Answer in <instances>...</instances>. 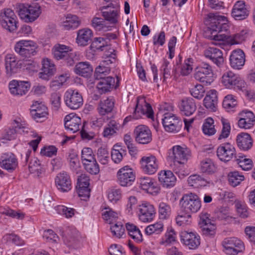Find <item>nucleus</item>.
I'll use <instances>...</instances> for the list:
<instances>
[{
  "mask_svg": "<svg viewBox=\"0 0 255 255\" xmlns=\"http://www.w3.org/2000/svg\"><path fill=\"white\" fill-rule=\"evenodd\" d=\"M104 49V53L103 56L104 58L103 63L107 65L113 63L116 61L117 57L116 50L108 44L106 45Z\"/></svg>",
  "mask_w": 255,
  "mask_h": 255,
  "instance_id": "44",
  "label": "nucleus"
},
{
  "mask_svg": "<svg viewBox=\"0 0 255 255\" xmlns=\"http://www.w3.org/2000/svg\"><path fill=\"white\" fill-rule=\"evenodd\" d=\"M5 66L7 74L11 75L16 72L18 63L15 57L12 54H7L5 58Z\"/></svg>",
  "mask_w": 255,
  "mask_h": 255,
  "instance_id": "42",
  "label": "nucleus"
},
{
  "mask_svg": "<svg viewBox=\"0 0 255 255\" xmlns=\"http://www.w3.org/2000/svg\"><path fill=\"white\" fill-rule=\"evenodd\" d=\"M55 65L48 58L43 59L41 72L39 74V77L41 79L48 81L54 75L55 72Z\"/></svg>",
  "mask_w": 255,
  "mask_h": 255,
  "instance_id": "26",
  "label": "nucleus"
},
{
  "mask_svg": "<svg viewBox=\"0 0 255 255\" xmlns=\"http://www.w3.org/2000/svg\"><path fill=\"white\" fill-rule=\"evenodd\" d=\"M220 83L227 89H232L241 81L240 77L231 70L225 71L222 74Z\"/></svg>",
  "mask_w": 255,
  "mask_h": 255,
  "instance_id": "15",
  "label": "nucleus"
},
{
  "mask_svg": "<svg viewBox=\"0 0 255 255\" xmlns=\"http://www.w3.org/2000/svg\"><path fill=\"white\" fill-rule=\"evenodd\" d=\"M206 57L211 60L218 67L224 63V58L222 51L217 48L209 47L204 51Z\"/></svg>",
  "mask_w": 255,
  "mask_h": 255,
  "instance_id": "27",
  "label": "nucleus"
},
{
  "mask_svg": "<svg viewBox=\"0 0 255 255\" xmlns=\"http://www.w3.org/2000/svg\"><path fill=\"white\" fill-rule=\"evenodd\" d=\"M245 63V54L240 49L233 50L230 56L231 66L235 69H240Z\"/></svg>",
  "mask_w": 255,
  "mask_h": 255,
  "instance_id": "23",
  "label": "nucleus"
},
{
  "mask_svg": "<svg viewBox=\"0 0 255 255\" xmlns=\"http://www.w3.org/2000/svg\"><path fill=\"white\" fill-rule=\"evenodd\" d=\"M179 109L181 114L190 116L193 114L197 109L195 100L191 97L183 98L179 104Z\"/></svg>",
  "mask_w": 255,
  "mask_h": 255,
  "instance_id": "24",
  "label": "nucleus"
},
{
  "mask_svg": "<svg viewBox=\"0 0 255 255\" xmlns=\"http://www.w3.org/2000/svg\"><path fill=\"white\" fill-rule=\"evenodd\" d=\"M64 102L69 109L77 110L83 105V99L81 94L78 91L69 89L64 93Z\"/></svg>",
  "mask_w": 255,
  "mask_h": 255,
  "instance_id": "6",
  "label": "nucleus"
},
{
  "mask_svg": "<svg viewBox=\"0 0 255 255\" xmlns=\"http://www.w3.org/2000/svg\"><path fill=\"white\" fill-rule=\"evenodd\" d=\"M93 33L88 28L82 29L78 30L76 42L78 45L82 46H86L91 41Z\"/></svg>",
  "mask_w": 255,
  "mask_h": 255,
  "instance_id": "37",
  "label": "nucleus"
},
{
  "mask_svg": "<svg viewBox=\"0 0 255 255\" xmlns=\"http://www.w3.org/2000/svg\"><path fill=\"white\" fill-rule=\"evenodd\" d=\"M213 77L212 67L208 63H201L195 68V79L206 86L213 82Z\"/></svg>",
  "mask_w": 255,
  "mask_h": 255,
  "instance_id": "4",
  "label": "nucleus"
},
{
  "mask_svg": "<svg viewBox=\"0 0 255 255\" xmlns=\"http://www.w3.org/2000/svg\"><path fill=\"white\" fill-rule=\"evenodd\" d=\"M71 48L68 46L56 44L52 49V54L55 59L57 60H62L68 54Z\"/></svg>",
  "mask_w": 255,
  "mask_h": 255,
  "instance_id": "41",
  "label": "nucleus"
},
{
  "mask_svg": "<svg viewBox=\"0 0 255 255\" xmlns=\"http://www.w3.org/2000/svg\"><path fill=\"white\" fill-rule=\"evenodd\" d=\"M17 9L20 18L26 22H32L35 21L41 12L40 6L37 3L32 4L20 3Z\"/></svg>",
  "mask_w": 255,
  "mask_h": 255,
  "instance_id": "3",
  "label": "nucleus"
},
{
  "mask_svg": "<svg viewBox=\"0 0 255 255\" xmlns=\"http://www.w3.org/2000/svg\"><path fill=\"white\" fill-rule=\"evenodd\" d=\"M217 92L215 90H211L204 99V105L209 110L214 112L217 109Z\"/></svg>",
  "mask_w": 255,
  "mask_h": 255,
  "instance_id": "33",
  "label": "nucleus"
},
{
  "mask_svg": "<svg viewBox=\"0 0 255 255\" xmlns=\"http://www.w3.org/2000/svg\"><path fill=\"white\" fill-rule=\"evenodd\" d=\"M250 11L244 1L239 0L234 4L232 10V16L238 20L245 19L249 15Z\"/></svg>",
  "mask_w": 255,
  "mask_h": 255,
  "instance_id": "19",
  "label": "nucleus"
},
{
  "mask_svg": "<svg viewBox=\"0 0 255 255\" xmlns=\"http://www.w3.org/2000/svg\"><path fill=\"white\" fill-rule=\"evenodd\" d=\"M236 141L239 148L242 150H248L253 146V140L250 135L247 133L242 132L239 134Z\"/></svg>",
  "mask_w": 255,
  "mask_h": 255,
  "instance_id": "32",
  "label": "nucleus"
},
{
  "mask_svg": "<svg viewBox=\"0 0 255 255\" xmlns=\"http://www.w3.org/2000/svg\"><path fill=\"white\" fill-rule=\"evenodd\" d=\"M120 127L119 124L115 121H110L104 128L103 133V136L108 137L113 135L116 132L117 130H119Z\"/></svg>",
  "mask_w": 255,
  "mask_h": 255,
  "instance_id": "46",
  "label": "nucleus"
},
{
  "mask_svg": "<svg viewBox=\"0 0 255 255\" xmlns=\"http://www.w3.org/2000/svg\"><path fill=\"white\" fill-rule=\"evenodd\" d=\"M135 139L140 144H147L152 140V133L150 129L144 125H139L134 130Z\"/></svg>",
  "mask_w": 255,
  "mask_h": 255,
  "instance_id": "14",
  "label": "nucleus"
},
{
  "mask_svg": "<svg viewBox=\"0 0 255 255\" xmlns=\"http://www.w3.org/2000/svg\"><path fill=\"white\" fill-rule=\"evenodd\" d=\"M106 45V42H104V39L102 37H100L94 39L90 48L92 51L94 52L97 50L103 51Z\"/></svg>",
  "mask_w": 255,
  "mask_h": 255,
  "instance_id": "53",
  "label": "nucleus"
},
{
  "mask_svg": "<svg viewBox=\"0 0 255 255\" xmlns=\"http://www.w3.org/2000/svg\"><path fill=\"white\" fill-rule=\"evenodd\" d=\"M141 115H145L148 118H153V111L151 105L147 103L144 98H138L134 112L135 119H138Z\"/></svg>",
  "mask_w": 255,
  "mask_h": 255,
  "instance_id": "12",
  "label": "nucleus"
},
{
  "mask_svg": "<svg viewBox=\"0 0 255 255\" xmlns=\"http://www.w3.org/2000/svg\"><path fill=\"white\" fill-rule=\"evenodd\" d=\"M170 62L166 59H164L163 63L160 67V71L163 74V81L172 75L171 71Z\"/></svg>",
  "mask_w": 255,
  "mask_h": 255,
  "instance_id": "61",
  "label": "nucleus"
},
{
  "mask_svg": "<svg viewBox=\"0 0 255 255\" xmlns=\"http://www.w3.org/2000/svg\"><path fill=\"white\" fill-rule=\"evenodd\" d=\"M140 164L143 171L148 174H154L158 169L157 160L153 155L142 157Z\"/></svg>",
  "mask_w": 255,
  "mask_h": 255,
  "instance_id": "22",
  "label": "nucleus"
},
{
  "mask_svg": "<svg viewBox=\"0 0 255 255\" xmlns=\"http://www.w3.org/2000/svg\"><path fill=\"white\" fill-rule=\"evenodd\" d=\"M188 183L191 186L198 187L204 186L207 184V181L204 178L199 175L193 174L190 176L188 178Z\"/></svg>",
  "mask_w": 255,
  "mask_h": 255,
  "instance_id": "47",
  "label": "nucleus"
},
{
  "mask_svg": "<svg viewBox=\"0 0 255 255\" xmlns=\"http://www.w3.org/2000/svg\"><path fill=\"white\" fill-rule=\"evenodd\" d=\"M224 252L227 255H236L244 248L243 243L237 238H227L222 242Z\"/></svg>",
  "mask_w": 255,
  "mask_h": 255,
  "instance_id": "10",
  "label": "nucleus"
},
{
  "mask_svg": "<svg viewBox=\"0 0 255 255\" xmlns=\"http://www.w3.org/2000/svg\"><path fill=\"white\" fill-rule=\"evenodd\" d=\"M163 228V224L160 222H157L155 224L148 226L145 229V232L148 235H150L154 233L159 234L162 231Z\"/></svg>",
  "mask_w": 255,
  "mask_h": 255,
  "instance_id": "57",
  "label": "nucleus"
},
{
  "mask_svg": "<svg viewBox=\"0 0 255 255\" xmlns=\"http://www.w3.org/2000/svg\"><path fill=\"white\" fill-rule=\"evenodd\" d=\"M105 21L101 18L95 17L92 21V25L96 30L107 31L110 29V27L105 24Z\"/></svg>",
  "mask_w": 255,
  "mask_h": 255,
  "instance_id": "55",
  "label": "nucleus"
},
{
  "mask_svg": "<svg viewBox=\"0 0 255 255\" xmlns=\"http://www.w3.org/2000/svg\"><path fill=\"white\" fill-rule=\"evenodd\" d=\"M180 204L181 210L188 218L191 217V214L197 212L201 207L200 198L193 193L184 195L180 200Z\"/></svg>",
  "mask_w": 255,
  "mask_h": 255,
  "instance_id": "2",
  "label": "nucleus"
},
{
  "mask_svg": "<svg viewBox=\"0 0 255 255\" xmlns=\"http://www.w3.org/2000/svg\"><path fill=\"white\" fill-rule=\"evenodd\" d=\"M110 7L115 8L114 4L110 3L108 5L101 7L100 9L105 20L112 24H115L118 22V19L119 17V11L117 9L109 10Z\"/></svg>",
  "mask_w": 255,
  "mask_h": 255,
  "instance_id": "30",
  "label": "nucleus"
},
{
  "mask_svg": "<svg viewBox=\"0 0 255 255\" xmlns=\"http://www.w3.org/2000/svg\"><path fill=\"white\" fill-rule=\"evenodd\" d=\"M81 159L83 163L96 159L92 149L89 147H84L81 152Z\"/></svg>",
  "mask_w": 255,
  "mask_h": 255,
  "instance_id": "54",
  "label": "nucleus"
},
{
  "mask_svg": "<svg viewBox=\"0 0 255 255\" xmlns=\"http://www.w3.org/2000/svg\"><path fill=\"white\" fill-rule=\"evenodd\" d=\"M86 171L91 174L96 175L100 171V168L96 160L86 162L83 164Z\"/></svg>",
  "mask_w": 255,
  "mask_h": 255,
  "instance_id": "56",
  "label": "nucleus"
},
{
  "mask_svg": "<svg viewBox=\"0 0 255 255\" xmlns=\"http://www.w3.org/2000/svg\"><path fill=\"white\" fill-rule=\"evenodd\" d=\"M17 18L14 11L10 9H4L0 12V24L10 32L17 28Z\"/></svg>",
  "mask_w": 255,
  "mask_h": 255,
  "instance_id": "5",
  "label": "nucleus"
},
{
  "mask_svg": "<svg viewBox=\"0 0 255 255\" xmlns=\"http://www.w3.org/2000/svg\"><path fill=\"white\" fill-rule=\"evenodd\" d=\"M14 49L24 58L30 57L36 53V46L32 41L20 40L16 43Z\"/></svg>",
  "mask_w": 255,
  "mask_h": 255,
  "instance_id": "9",
  "label": "nucleus"
},
{
  "mask_svg": "<svg viewBox=\"0 0 255 255\" xmlns=\"http://www.w3.org/2000/svg\"><path fill=\"white\" fill-rule=\"evenodd\" d=\"M181 242L190 249H195L200 244V236L193 232L183 231L180 234Z\"/></svg>",
  "mask_w": 255,
  "mask_h": 255,
  "instance_id": "18",
  "label": "nucleus"
},
{
  "mask_svg": "<svg viewBox=\"0 0 255 255\" xmlns=\"http://www.w3.org/2000/svg\"><path fill=\"white\" fill-rule=\"evenodd\" d=\"M190 92L195 98L201 99L204 96L205 90L202 85L197 84L190 90Z\"/></svg>",
  "mask_w": 255,
  "mask_h": 255,
  "instance_id": "60",
  "label": "nucleus"
},
{
  "mask_svg": "<svg viewBox=\"0 0 255 255\" xmlns=\"http://www.w3.org/2000/svg\"><path fill=\"white\" fill-rule=\"evenodd\" d=\"M139 183L141 189L146 190L147 192L157 193L160 191L159 187L149 177H141L139 179Z\"/></svg>",
  "mask_w": 255,
  "mask_h": 255,
  "instance_id": "34",
  "label": "nucleus"
},
{
  "mask_svg": "<svg viewBox=\"0 0 255 255\" xmlns=\"http://www.w3.org/2000/svg\"><path fill=\"white\" fill-rule=\"evenodd\" d=\"M244 176L238 171L230 172L228 174L229 184L233 187H236L244 180Z\"/></svg>",
  "mask_w": 255,
  "mask_h": 255,
  "instance_id": "48",
  "label": "nucleus"
},
{
  "mask_svg": "<svg viewBox=\"0 0 255 255\" xmlns=\"http://www.w3.org/2000/svg\"><path fill=\"white\" fill-rule=\"evenodd\" d=\"M80 24L78 17L75 15L68 14L65 21L63 22L62 26L65 30H70L77 28Z\"/></svg>",
  "mask_w": 255,
  "mask_h": 255,
  "instance_id": "43",
  "label": "nucleus"
},
{
  "mask_svg": "<svg viewBox=\"0 0 255 255\" xmlns=\"http://www.w3.org/2000/svg\"><path fill=\"white\" fill-rule=\"evenodd\" d=\"M236 160L239 166L246 171L249 170L253 167V162L251 159L247 158L245 155H238Z\"/></svg>",
  "mask_w": 255,
  "mask_h": 255,
  "instance_id": "49",
  "label": "nucleus"
},
{
  "mask_svg": "<svg viewBox=\"0 0 255 255\" xmlns=\"http://www.w3.org/2000/svg\"><path fill=\"white\" fill-rule=\"evenodd\" d=\"M237 105V100L232 95L226 96L223 102L224 108L229 111L236 107Z\"/></svg>",
  "mask_w": 255,
  "mask_h": 255,
  "instance_id": "52",
  "label": "nucleus"
},
{
  "mask_svg": "<svg viewBox=\"0 0 255 255\" xmlns=\"http://www.w3.org/2000/svg\"><path fill=\"white\" fill-rule=\"evenodd\" d=\"M158 212L159 218L162 219L168 218L171 214L170 206L164 202H160L158 205Z\"/></svg>",
  "mask_w": 255,
  "mask_h": 255,
  "instance_id": "51",
  "label": "nucleus"
},
{
  "mask_svg": "<svg viewBox=\"0 0 255 255\" xmlns=\"http://www.w3.org/2000/svg\"><path fill=\"white\" fill-rule=\"evenodd\" d=\"M30 114L35 120L39 122L40 119L46 118L47 116V108L42 103L34 102L31 106Z\"/></svg>",
  "mask_w": 255,
  "mask_h": 255,
  "instance_id": "25",
  "label": "nucleus"
},
{
  "mask_svg": "<svg viewBox=\"0 0 255 255\" xmlns=\"http://www.w3.org/2000/svg\"><path fill=\"white\" fill-rule=\"evenodd\" d=\"M50 102L53 108L58 110L61 106V95L59 93L53 92L50 96Z\"/></svg>",
  "mask_w": 255,
  "mask_h": 255,
  "instance_id": "64",
  "label": "nucleus"
},
{
  "mask_svg": "<svg viewBox=\"0 0 255 255\" xmlns=\"http://www.w3.org/2000/svg\"><path fill=\"white\" fill-rule=\"evenodd\" d=\"M30 87V84L26 81L13 80L9 84V91L12 95L22 96L25 95Z\"/></svg>",
  "mask_w": 255,
  "mask_h": 255,
  "instance_id": "21",
  "label": "nucleus"
},
{
  "mask_svg": "<svg viewBox=\"0 0 255 255\" xmlns=\"http://www.w3.org/2000/svg\"><path fill=\"white\" fill-rule=\"evenodd\" d=\"M114 104V100L112 97H108L106 99L101 100L97 108L99 113L104 116L111 113Z\"/></svg>",
  "mask_w": 255,
  "mask_h": 255,
  "instance_id": "35",
  "label": "nucleus"
},
{
  "mask_svg": "<svg viewBox=\"0 0 255 255\" xmlns=\"http://www.w3.org/2000/svg\"><path fill=\"white\" fill-rule=\"evenodd\" d=\"M172 150L171 157L173 158L175 163L184 164L191 156V150L186 147L175 145L172 147Z\"/></svg>",
  "mask_w": 255,
  "mask_h": 255,
  "instance_id": "11",
  "label": "nucleus"
},
{
  "mask_svg": "<svg viewBox=\"0 0 255 255\" xmlns=\"http://www.w3.org/2000/svg\"><path fill=\"white\" fill-rule=\"evenodd\" d=\"M0 164L2 168L10 172L14 170L17 165V160L14 155L12 153L2 156Z\"/></svg>",
  "mask_w": 255,
  "mask_h": 255,
  "instance_id": "36",
  "label": "nucleus"
},
{
  "mask_svg": "<svg viewBox=\"0 0 255 255\" xmlns=\"http://www.w3.org/2000/svg\"><path fill=\"white\" fill-rule=\"evenodd\" d=\"M210 215L207 213H202L200 215L199 224L201 225L204 235L207 236H213L215 234L216 226L211 223Z\"/></svg>",
  "mask_w": 255,
  "mask_h": 255,
  "instance_id": "20",
  "label": "nucleus"
},
{
  "mask_svg": "<svg viewBox=\"0 0 255 255\" xmlns=\"http://www.w3.org/2000/svg\"><path fill=\"white\" fill-rule=\"evenodd\" d=\"M24 127L22 124L17 120H14L12 123L11 127H10L6 130L3 135V138L6 140H11L15 138L17 132H19L21 128Z\"/></svg>",
  "mask_w": 255,
  "mask_h": 255,
  "instance_id": "39",
  "label": "nucleus"
},
{
  "mask_svg": "<svg viewBox=\"0 0 255 255\" xmlns=\"http://www.w3.org/2000/svg\"><path fill=\"white\" fill-rule=\"evenodd\" d=\"M210 19L209 28L213 32L218 33L213 35V40L215 41H224L228 38V35L225 33L229 28L228 19L225 16L217 15L214 13H210L208 15Z\"/></svg>",
  "mask_w": 255,
  "mask_h": 255,
  "instance_id": "1",
  "label": "nucleus"
},
{
  "mask_svg": "<svg viewBox=\"0 0 255 255\" xmlns=\"http://www.w3.org/2000/svg\"><path fill=\"white\" fill-rule=\"evenodd\" d=\"M117 181L123 187H128L132 185L135 179V174L133 170L128 165L120 168L117 173Z\"/></svg>",
  "mask_w": 255,
  "mask_h": 255,
  "instance_id": "7",
  "label": "nucleus"
},
{
  "mask_svg": "<svg viewBox=\"0 0 255 255\" xmlns=\"http://www.w3.org/2000/svg\"><path fill=\"white\" fill-rule=\"evenodd\" d=\"M217 155L220 160L228 162L236 156V149L234 146L229 142L221 144L217 149Z\"/></svg>",
  "mask_w": 255,
  "mask_h": 255,
  "instance_id": "13",
  "label": "nucleus"
},
{
  "mask_svg": "<svg viewBox=\"0 0 255 255\" xmlns=\"http://www.w3.org/2000/svg\"><path fill=\"white\" fill-rule=\"evenodd\" d=\"M203 133L208 136L214 135L216 133L215 128L214 121L211 118H208L206 119L202 126Z\"/></svg>",
  "mask_w": 255,
  "mask_h": 255,
  "instance_id": "45",
  "label": "nucleus"
},
{
  "mask_svg": "<svg viewBox=\"0 0 255 255\" xmlns=\"http://www.w3.org/2000/svg\"><path fill=\"white\" fill-rule=\"evenodd\" d=\"M162 119V124L166 131L170 132L179 131L182 126V122L171 113H165Z\"/></svg>",
  "mask_w": 255,
  "mask_h": 255,
  "instance_id": "8",
  "label": "nucleus"
},
{
  "mask_svg": "<svg viewBox=\"0 0 255 255\" xmlns=\"http://www.w3.org/2000/svg\"><path fill=\"white\" fill-rule=\"evenodd\" d=\"M175 241V233L172 229L168 230L160 244L167 245Z\"/></svg>",
  "mask_w": 255,
  "mask_h": 255,
  "instance_id": "62",
  "label": "nucleus"
},
{
  "mask_svg": "<svg viewBox=\"0 0 255 255\" xmlns=\"http://www.w3.org/2000/svg\"><path fill=\"white\" fill-rule=\"evenodd\" d=\"M110 229L113 235L117 238H122L124 235L125 230L121 223L115 224L111 226Z\"/></svg>",
  "mask_w": 255,
  "mask_h": 255,
  "instance_id": "59",
  "label": "nucleus"
},
{
  "mask_svg": "<svg viewBox=\"0 0 255 255\" xmlns=\"http://www.w3.org/2000/svg\"><path fill=\"white\" fill-rule=\"evenodd\" d=\"M107 196L111 202L115 203L121 198V190L119 188L112 187L107 191Z\"/></svg>",
  "mask_w": 255,
  "mask_h": 255,
  "instance_id": "50",
  "label": "nucleus"
},
{
  "mask_svg": "<svg viewBox=\"0 0 255 255\" xmlns=\"http://www.w3.org/2000/svg\"><path fill=\"white\" fill-rule=\"evenodd\" d=\"M58 213L64 216L66 218H71L75 214V209L68 208L64 205H58L56 207Z\"/></svg>",
  "mask_w": 255,
  "mask_h": 255,
  "instance_id": "58",
  "label": "nucleus"
},
{
  "mask_svg": "<svg viewBox=\"0 0 255 255\" xmlns=\"http://www.w3.org/2000/svg\"><path fill=\"white\" fill-rule=\"evenodd\" d=\"M217 169V166L214 161L209 158H206L201 161L200 170L202 173L207 174L214 173Z\"/></svg>",
  "mask_w": 255,
  "mask_h": 255,
  "instance_id": "40",
  "label": "nucleus"
},
{
  "mask_svg": "<svg viewBox=\"0 0 255 255\" xmlns=\"http://www.w3.org/2000/svg\"><path fill=\"white\" fill-rule=\"evenodd\" d=\"M119 80L117 77V81L115 85V79L111 76H108L106 79L100 80L97 85L100 93H105L111 91L114 88H116L119 86Z\"/></svg>",
  "mask_w": 255,
  "mask_h": 255,
  "instance_id": "29",
  "label": "nucleus"
},
{
  "mask_svg": "<svg viewBox=\"0 0 255 255\" xmlns=\"http://www.w3.org/2000/svg\"><path fill=\"white\" fill-rule=\"evenodd\" d=\"M98 159L100 162L103 164H106L108 162L109 152L108 150L103 147L98 149L97 152Z\"/></svg>",
  "mask_w": 255,
  "mask_h": 255,
  "instance_id": "63",
  "label": "nucleus"
},
{
  "mask_svg": "<svg viewBox=\"0 0 255 255\" xmlns=\"http://www.w3.org/2000/svg\"><path fill=\"white\" fill-rule=\"evenodd\" d=\"M81 120L80 118L73 114L67 115L64 118V126L65 128L73 133L80 129Z\"/></svg>",
  "mask_w": 255,
  "mask_h": 255,
  "instance_id": "28",
  "label": "nucleus"
},
{
  "mask_svg": "<svg viewBox=\"0 0 255 255\" xmlns=\"http://www.w3.org/2000/svg\"><path fill=\"white\" fill-rule=\"evenodd\" d=\"M158 180L164 187H171L175 185L176 178L170 170L161 171L158 173Z\"/></svg>",
  "mask_w": 255,
  "mask_h": 255,
  "instance_id": "31",
  "label": "nucleus"
},
{
  "mask_svg": "<svg viewBox=\"0 0 255 255\" xmlns=\"http://www.w3.org/2000/svg\"><path fill=\"white\" fill-rule=\"evenodd\" d=\"M58 190L62 192H67L72 188L71 180L69 174L66 172L58 173L55 179Z\"/></svg>",
  "mask_w": 255,
  "mask_h": 255,
  "instance_id": "16",
  "label": "nucleus"
},
{
  "mask_svg": "<svg viewBox=\"0 0 255 255\" xmlns=\"http://www.w3.org/2000/svg\"><path fill=\"white\" fill-rule=\"evenodd\" d=\"M139 219L143 222L151 221L155 216V211L153 206L145 202L139 206Z\"/></svg>",
  "mask_w": 255,
  "mask_h": 255,
  "instance_id": "17",
  "label": "nucleus"
},
{
  "mask_svg": "<svg viewBox=\"0 0 255 255\" xmlns=\"http://www.w3.org/2000/svg\"><path fill=\"white\" fill-rule=\"evenodd\" d=\"M74 72L79 76L87 78L91 75L93 67L88 62H81L76 65Z\"/></svg>",
  "mask_w": 255,
  "mask_h": 255,
  "instance_id": "38",
  "label": "nucleus"
}]
</instances>
